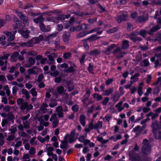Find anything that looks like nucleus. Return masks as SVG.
I'll use <instances>...</instances> for the list:
<instances>
[{
	"instance_id": "1",
	"label": "nucleus",
	"mask_w": 161,
	"mask_h": 161,
	"mask_svg": "<svg viewBox=\"0 0 161 161\" xmlns=\"http://www.w3.org/2000/svg\"><path fill=\"white\" fill-rule=\"evenodd\" d=\"M130 160L131 161H150V158L144 156L141 158L138 153L133 150H130L129 153Z\"/></svg>"
},
{
	"instance_id": "2",
	"label": "nucleus",
	"mask_w": 161,
	"mask_h": 161,
	"mask_svg": "<svg viewBox=\"0 0 161 161\" xmlns=\"http://www.w3.org/2000/svg\"><path fill=\"white\" fill-rule=\"evenodd\" d=\"M128 15L127 13L123 12L121 14L118 15L116 17V20L118 23H120L122 21H126Z\"/></svg>"
},
{
	"instance_id": "3",
	"label": "nucleus",
	"mask_w": 161,
	"mask_h": 161,
	"mask_svg": "<svg viewBox=\"0 0 161 161\" xmlns=\"http://www.w3.org/2000/svg\"><path fill=\"white\" fill-rule=\"evenodd\" d=\"M153 133L156 139H161V131L157 128H153Z\"/></svg>"
},
{
	"instance_id": "4",
	"label": "nucleus",
	"mask_w": 161,
	"mask_h": 161,
	"mask_svg": "<svg viewBox=\"0 0 161 161\" xmlns=\"http://www.w3.org/2000/svg\"><path fill=\"white\" fill-rule=\"evenodd\" d=\"M18 32L20 33L25 39H27L29 36L30 31L28 30H19Z\"/></svg>"
},
{
	"instance_id": "5",
	"label": "nucleus",
	"mask_w": 161,
	"mask_h": 161,
	"mask_svg": "<svg viewBox=\"0 0 161 161\" xmlns=\"http://www.w3.org/2000/svg\"><path fill=\"white\" fill-rule=\"evenodd\" d=\"M129 41L126 40H124L122 41L121 48L123 50L128 49L130 47Z\"/></svg>"
},
{
	"instance_id": "6",
	"label": "nucleus",
	"mask_w": 161,
	"mask_h": 161,
	"mask_svg": "<svg viewBox=\"0 0 161 161\" xmlns=\"http://www.w3.org/2000/svg\"><path fill=\"white\" fill-rule=\"evenodd\" d=\"M151 146L142 147V153L147 155L151 153Z\"/></svg>"
},
{
	"instance_id": "7",
	"label": "nucleus",
	"mask_w": 161,
	"mask_h": 161,
	"mask_svg": "<svg viewBox=\"0 0 161 161\" xmlns=\"http://www.w3.org/2000/svg\"><path fill=\"white\" fill-rule=\"evenodd\" d=\"M100 37L98 36L97 34H93L87 37L86 40L90 42H93L99 39Z\"/></svg>"
},
{
	"instance_id": "8",
	"label": "nucleus",
	"mask_w": 161,
	"mask_h": 161,
	"mask_svg": "<svg viewBox=\"0 0 161 161\" xmlns=\"http://www.w3.org/2000/svg\"><path fill=\"white\" fill-rule=\"evenodd\" d=\"M29 64H26L25 66L27 68H30L34 65L36 62L35 59L31 57H30L28 59Z\"/></svg>"
},
{
	"instance_id": "9",
	"label": "nucleus",
	"mask_w": 161,
	"mask_h": 161,
	"mask_svg": "<svg viewBox=\"0 0 161 161\" xmlns=\"http://www.w3.org/2000/svg\"><path fill=\"white\" fill-rule=\"evenodd\" d=\"M100 53V51L97 49L91 50L89 53V54L91 56H96L98 55Z\"/></svg>"
},
{
	"instance_id": "10",
	"label": "nucleus",
	"mask_w": 161,
	"mask_h": 161,
	"mask_svg": "<svg viewBox=\"0 0 161 161\" xmlns=\"http://www.w3.org/2000/svg\"><path fill=\"white\" fill-rule=\"evenodd\" d=\"M147 19V18L143 15L139 16L136 19V21L139 23H142L145 22Z\"/></svg>"
},
{
	"instance_id": "11",
	"label": "nucleus",
	"mask_w": 161,
	"mask_h": 161,
	"mask_svg": "<svg viewBox=\"0 0 161 161\" xmlns=\"http://www.w3.org/2000/svg\"><path fill=\"white\" fill-rule=\"evenodd\" d=\"M31 40H30L27 42H22L19 43V45L22 47H32V44L31 43Z\"/></svg>"
},
{
	"instance_id": "12",
	"label": "nucleus",
	"mask_w": 161,
	"mask_h": 161,
	"mask_svg": "<svg viewBox=\"0 0 161 161\" xmlns=\"http://www.w3.org/2000/svg\"><path fill=\"white\" fill-rule=\"evenodd\" d=\"M86 117L83 114L80 115L79 121L81 124L83 126H84L86 125L85 120Z\"/></svg>"
},
{
	"instance_id": "13",
	"label": "nucleus",
	"mask_w": 161,
	"mask_h": 161,
	"mask_svg": "<svg viewBox=\"0 0 161 161\" xmlns=\"http://www.w3.org/2000/svg\"><path fill=\"white\" fill-rule=\"evenodd\" d=\"M76 134V130H75L74 129L73 130L70 132V135L67 134L66 135L64 136V139H69V137H75Z\"/></svg>"
},
{
	"instance_id": "14",
	"label": "nucleus",
	"mask_w": 161,
	"mask_h": 161,
	"mask_svg": "<svg viewBox=\"0 0 161 161\" xmlns=\"http://www.w3.org/2000/svg\"><path fill=\"white\" fill-rule=\"evenodd\" d=\"M68 141L67 139H64V141H61V143L62 144L60 145V148L62 149L68 147Z\"/></svg>"
},
{
	"instance_id": "15",
	"label": "nucleus",
	"mask_w": 161,
	"mask_h": 161,
	"mask_svg": "<svg viewBox=\"0 0 161 161\" xmlns=\"http://www.w3.org/2000/svg\"><path fill=\"white\" fill-rule=\"evenodd\" d=\"M160 27L158 25H156L155 26L153 27L148 32L149 35H152V33L155 32L159 30Z\"/></svg>"
},
{
	"instance_id": "16",
	"label": "nucleus",
	"mask_w": 161,
	"mask_h": 161,
	"mask_svg": "<svg viewBox=\"0 0 161 161\" xmlns=\"http://www.w3.org/2000/svg\"><path fill=\"white\" fill-rule=\"evenodd\" d=\"M39 27L41 30L44 32H47L50 31V30H48L45 28L44 24L42 22H40L39 23Z\"/></svg>"
},
{
	"instance_id": "17",
	"label": "nucleus",
	"mask_w": 161,
	"mask_h": 161,
	"mask_svg": "<svg viewBox=\"0 0 161 161\" xmlns=\"http://www.w3.org/2000/svg\"><path fill=\"white\" fill-rule=\"evenodd\" d=\"M92 96L93 98L96 99L97 101H100L103 98V97L102 95L100 94H99L97 93H94L93 94Z\"/></svg>"
},
{
	"instance_id": "18",
	"label": "nucleus",
	"mask_w": 161,
	"mask_h": 161,
	"mask_svg": "<svg viewBox=\"0 0 161 161\" xmlns=\"http://www.w3.org/2000/svg\"><path fill=\"white\" fill-rule=\"evenodd\" d=\"M30 40H32L31 43L32 44V46H33L34 44H38L40 42V41L38 39L37 37H33Z\"/></svg>"
},
{
	"instance_id": "19",
	"label": "nucleus",
	"mask_w": 161,
	"mask_h": 161,
	"mask_svg": "<svg viewBox=\"0 0 161 161\" xmlns=\"http://www.w3.org/2000/svg\"><path fill=\"white\" fill-rule=\"evenodd\" d=\"M113 92V88H110L108 89L105 90L104 92L105 94L103 95L106 96H108L111 94Z\"/></svg>"
},
{
	"instance_id": "20",
	"label": "nucleus",
	"mask_w": 161,
	"mask_h": 161,
	"mask_svg": "<svg viewBox=\"0 0 161 161\" xmlns=\"http://www.w3.org/2000/svg\"><path fill=\"white\" fill-rule=\"evenodd\" d=\"M64 72L65 73H74L75 72V70L73 67L70 66L68 68L64 69Z\"/></svg>"
},
{
	"instance_id": "21",
	"label": "nucleus",
	"mask_w": 161,
	"mask_h": 161,
	"mask_svg": "<svg viewBox=\"0 0 161 161\" xmlns=\"http://www.w3.org/2000/svg\"><path fill=\"white\" fill-rule=\"evenodd\" d=\"M69 35H67V34H64L63 35V39L64 42L65 43H68L69 42Z\"/></svg>"
},
{
	"instance_id": "22",
	"label": "nucleus",
	"mask_w": 161,
	"mask_h": 161,
	"mask_svg": "<svg viewBox=\"0 0 161 161\" xmlns=\"http://www.w3.org/2000/svg\"><path fill=\"white\" fill-rule=\"evenodd\" d=\"M87 70L90 73L92 74H94L93 66L92 64L91 63H90L89 64L88 66L87 67Z\"/></svg>"
},
{
	"instance_id": "23",
	"label": "nucleus",
	"mask_w": 161,
	"mask_h": 161,
	"mask_svg": "<svg viewBox=\"0 0 161 161\" xmlns=\"http://www.w3.org/2000/svg\"><path fill=\"white\" fill-rule=\"evenodd\" d=\"M44 20V18L42 16H39L36 18L33 19V21L36 23L40 22H42Z\"/></svg>"
},
{
	"instance_id": "24",
	"label": "nucleus",
	"mask_w": 161,
	"mask_h": 161,
	"mask_svg": "<svg viewBox=\"0 0 161 161\" xmlns=\"http://www.w3.org/2000/svg\"><path fill=\"white\" fill-rule=\"evenodd\" d=\"M14 21L15 23L19 27H20L22 25V22L16 17L14 18Z\"/></svg>"
},
{
	"instance_id": "25",
	"label": "nucleus",
	"mask_w": 161,
	"mask_h": 161,
	"mask_svg": "<svg viewBox=\"0 0 161 161\" xmlns=\"http://www.w3.org/2000/svg\"><path fill=\"white\" fill-rule=\"evenodd\" d=\"M20 19L23 21V24L26 25L28 23V19L27 17L24 14L20 18Z\"/></svg>"
},
{
	"instance_id": "26",
	"label": "nucleus",
	"mask_w": 161,
	"mask_h": 161,
	"mask_svg": "<svg viewBox=\"0 0 161 161\" xmlns=\"http://www.w3.org/2000/svg\"><path fill=\"white\" fill-rule=\"evenodd\" d=\"M56 89L57 90V92L59 94H63L64 91V87L62 86L57 87Z\"/></svg>"
},
{
	"instance_id": "27",
	"label": "nucleus",
	"mask_w": 161,
	"mask_h": 161,
	"mask_svg": "<svg viewBox=\"0 0 161 161\" xmlns=\"http://www.w3.org/2000/svg\"><path fill=\"white\" fill-rule=\"evenodd\" d=\"M118 29V27H114L112 28L109 29L107 31V32L108 34H111L114 33L117 31Z\"/></svg>"
},
{
	"instance_id": "28",
	"label": "nucleus",
	"mask_w": 161,
	"mask_h": 161,
	"mask_svg": "<svg viewBox=\"0 0 161 161\" xmlns=\"http://www.w3.org/2000/svg\"><path fill=\"white\" fill-rule=\"evenodd\" d=\"M88 35L87 32L86 31H83L79 33L77 35V38H80L84 37Z\"/></svg>"
},
{
	"instance_id": "29",
	"label": "nucleus",
	"mask_w": 161,
	"mask_h": 161,
	"mask_svg": "<svg viewBox=\"0 0 161 161\" xmlns=\"http://www.w3.org/2000/svg\"><path fill=\"white\" fill-rule=\"evenodd\" d=\"M140 76V74L139 73H137L136 74H135L134 75L131 76V77H130V79L131 80H133L135 79L134 81V82H136L138 80V78L137 77H139Z\"/></svg>"
},
{
	"instance_id": "30",
	"label": "nucleus",
	"mask_w": 161,
	"mask_h": 161,
	"mask_svg": "<svg viewBox=\"0 0 161 161\" xmlns=\"http://www.w3.org/2000/svg\"><path fill=\"white\" fill-rule=\"evenodd\" d=\"M31 8H33V5L31 3H27L26 5H24L23 7L22 8L25 9H26Z\"/></svg>"
},
{
	"instance_id": "31",
	"label": "nucleus",
	"mask_w": 161,
	"mask_h": 161,
	"mask_svg": "<svg viewBox=\"0 0 161 161\" xmlns=\"http://www.w3.org/2000/svg\"><path fill=\"white\" fill-rule=\"evenodd\" d=\"M55 19L56 20L58 21L64 20L65 19L64 15L63 14H60L55 17Z\"/></svg>"
},
{
	"instance_id": "32",
	"label": "nucleus",
	"mask_w": 161,
	"mask_h": 161,
	"mask_svg": "<svg viewBox=\"0 0 161 161\" xmlns=\"http://www.w3.org/2000/svg\"><path fill=\"white\" fill-rule=\"evenodd\" d=\"M7 116L8 119L9 121H14V117L11 112H9Z\"/></svg>"
},
{
	"instance_id": "33",
	"label": "nucleus",
	"mask_w": 161,
	"mask_h": 161,
	"mask_svg": "<svg viewBox=\"0 0 161 161\" xmlns=\"http://www.w3.org/2000/svg\"><path fill=\"white\" fill-rule=\"evenodd\" d=\"M94 107L95 105H92L88 108L87 112V115H88L89 114H91L93 112L94 110Z\"/></svg>"
},
{
	"instance_id": "34",
	"label": "nucleus",
	"mask_w": 161,
	"mask_h": 161,
	"mask_svg": "<svg viewBox=\"0 0 161 161\" xmlns=\"http://www.w3.org/2000/svg\"><path fill=\"white\" fill-rule=\"evenodd\" d=\"M152 4L161 6V0H153L151 1Z\"/></svg>"
},
{
	"instance_id": "35",
	"label": "nucleus",
	"mask_w": 161,
	"mask_h": 161,
	"mask_svg": "<svg viewBox=\"0 0 161 161\" xmlns=\"http://www.w3.org/2000/svg\"><path fill=\"white\" fill-rule=\"evenodd\" d=\"M71 57V54L70 52H67L64 53L63 57L65 59H68Z\"/></svg>"
},
{
	"instance_id": "36",
	"label": "nucleus",
	"mask_w": 161,
	"mask_h": 161,
	"mask_svg": "<svg viewBox=\"0 0 161 161\" xmlns=\"http://www.w3.org/2000/svg\"><path fill=\"white\" fill-rule=\"evenodd\" d=\"M127 31H130L132 30L133 29V27L132 24L129 22H128L127 23Z\"/></svg>"
},
{
	"instance_id": "37",
	"label": "nucleus",
	"mask_w": 161,
	"mask_h": 161,
	"mask_svg": "<svg viewBox=\"0 0 161 161\" xmlns=\"http://www.w3.org/2000/svg\"><path fill=\"white\" fill-rule=\"evenodd\" d=\"M71 109L74 112H76L78 111L79 108L77 104H75L72 107Z\"/></svg>"
},
{
	"instance_id": "38",
	"label": "nucleus",
	"mask_w": 161,
	"mask_h": 161,
	"mask_svg": "<svg viewBox=\"0 0 161 161\" xmlns=\"http://www.w3.org/2000/svg\"><path fill=\"white\" fill-rule=\"evenodd\" d=\"M31 95L33 97H36L37 95V92L36 91V89L34 88H32L30 91Z\"/></svg>"
},
{
	"instance_id": "39",
	"label": "nucleus",
	"mask_w": 161,
	"mask_h": 161,
	"mask_svg": "<svg viewBox=\"0 0 161 161\" xmlns=\"http://www.w3.org/2000/svg\"><path fill=\"white\" fill-rule=\"evenodd\" d=\"M28 105V103L26 102H25L23 103L21 105L20 107V109L22 110H25L26 108H27V107Z\"/></svg>"
},
{
	"instance_id": "40",
	"label": "nucleus",
	"mask_w": 161,
	"mask_h": 161,
	"mask_svg": "<svg viewBox=\"0 0 161 161\" xmlns=\"http://www.w3.org/2000/svg\"><path fill=\"white\" fill-rule=\"evenodd\" d=\"M58 124V120L56 119L52 122L53 127V128H56Z\"/></svg>"
},
{
	"instance_id": "41",
	"label": "nucleus",
	"mask_w": 161,
	"mask_h": 161,
	"mask_svg": "<svg viewBox=\"0 0 161 161\" xmlns=\"http://www.w3.org/2000/svg\"><path fill=\"white\" fill-rule=\"evenodd\" d=\"M142 144H143V146L142 147L150 146L149 145L148 140L146 139L143 140Z\"/></svg>"
},
{
	"instance_id": "42",
	"label": "nucleus",
	"mask_w": 161,
	"mask_h": 161,
	"mask_svg": "<svg viewBox=\"0 0 161 161\" xmlns=\"http://www.w3.org/2000/svg\"><path fill=\"white\" fill-rule=\"evenodd\" d=\"M44 78V76L43 74H41L39 75L38 78L37 79V81L38 82H41L43 79Z\"/></svg>"
},
{
	"instance_id": "43",
	"label": "nucleus",
	"mask_w": 161,
	"mask_h": 161,
	"mask_svg": "<svg viewBox=\"0 0 161 161\" xmlns=\"http://www.w3.org/2000/svg\"><path fill=\"white\" fill-rule=\"evenodd\" d=\"M19 54L18 52L15 51L14 52L11 56V58H15L19 56Z\"/></svg>"
},
{
	"instance_id": "44",
	"label": "nucleus",
	"mask_w": 161,
	"mask_h": 161,
	"mask_svg": "<svg viewBox=\"0 0 161 161\" xmlns=\"http://www.w3.org/2000/svg\"><path fill=\"white\" fill-rule=\"evenodd\" d=\"M109 100V98L108 97H105L103 101L102 102V103L103 105H106Z\"/></svg>"
},
{
	"instance_id": "45",
	"label": "nucleus",
	"mask_w": 161,
	"mask_h": 161,
	"mask_svg": "<svg viewBox=\"0 0 161 161\" xmlns=\"http://www.w3.org/2000/svg\"><path fill=\"white\" fill-rule=\"evenodd\" d=\"M50 75L54 77H57L59 74V72L58 71H56L53 72H50Z\"/></svg>"
},
{
	"instance_id": "46",
	"label": "nucleus",
	"mask_w": 161,
	"mask_h": 161,
	"mask_svg": "<svg viewBox=\"0 0 161 161\" xmlns=\"http://www.w3.org/2000/svg\"><path fill=\"white\" fill-rule=\"evenodd\" d=\"M10 54L9 53L4 54V55L1 57L0 58L1 60H7Z\"/></svg>"
},
{
	"instance_id": "47",
	"label": "nucleus",
	"mask_w": 161,
	"mask_h": 161,
	"mask_svg": "<svg viewBox=\"0 0 161 161\" xmlns=\"http://www.w3.org/2000/svg\"><path fill=\"white\" fill-rule=\"evenodd\" d=\"M86 57V55L85 54H83L82 55L81 58L80 59V63L82 64L84 62V60Z\"/></svg>"
},
{
	"instance_id": "48",
	"label": "nucleus",
	"mask_w": 161,
	"mask_h": 161,
	"mask_svg": "<svg viewBox=\"0 0 161 161\" xmlns=\"http://www.w3.org/2000/svg\"><path fill=\"white\" fill-rule=\"evenodd\" d=\"M28 73L30 75L31 74H36V72L34 70L32 69L31 68L27 70Z\"/></svg>"
},
{
	"instance_id": "49",
	"label": "nucleus",
	"mask_w": 161,
	"mask_h": 161,
	"mask_svg": "<svg viewBox=\"0 0 161 161\" xmlns=\"http://www.w3.org/2000/svg\"><path fill=\"white\" fill-rule=\"evenodd\" d=\"M116 45L115 44H112L110 45L107 49L110 51H111L115 47H116Z\"/></svg>"
},
{
	"instance_id": "50",
	"label": "nucleus",
	"mask_w": 161,
	"mask_h": 161,
	"mask_svg": "<svg viewBox=\"0 0 161 161\" xmlns=\"http://www.w3.org/2000/svg\"><path fill=\"white\" fill-rule=\"evenodd\" d=\"M14 135H12L8 136L6 139L9 141H13L14 139Z\"/></svg>"
},
{
	"instance_id": "51",
	"label": "nucleus",
	"mask_w": 161,
	"mask_h": 161,
	"mask_svg": "<svg viewBox=\"0 0 161 161\" xmlns=\"http://www.w3.org/2000/svg\"><path fill=\"white\" fill-rule=\"evenodd\" d=\"M121 52V50L120 48L119 47H118L113 51L112 53L113 54H115L119 52Z\"/></svg>"
},
{
	"instance_id": "52",
	"label": "nucleus",
	"mask_w": 161,
	"mask_h": 161,
	"mask_svg": "<svg viewBox=\"0 0 161 161\" xmlns=\"http://www.w3.org/2000/svg\"><path fill=\"white\" fill-rule=\"evenodd\" d=\"M62 79L60 77H57L55 78L54 81L56 83H60L62 81Z\"/></svg>"
},
{
	"instance_id": "53",
	"label": "nucleus",
	"mask_w": 161,
	"mask_h": 161,
	"mask_svg": "<svg viewBox=\"0 0 161 161\" xmlns=\"http://www.w3.org/2000/svg\"><path fill=\"white\" fill-rule=\"evenodd\" d=\"M97 6L101 10V12H104L106 11L105 8L103 7L101 4L98 3L97 4Z\"/></svg>"
},
{
	"instance_id": "54",
	"label": "nucleus",
	"mask_w": 161,
	"mask_h": 161,
	"mask_svg": "<svg viewBox=\"0 0 161 161\" xmlns=\"http://www.w3.org/2000/svg\"><path fill=\"white\" fill-rule=\"evenodd\" d=\"M113 81V78H110L108 79L105 81V84L106 85H108L111 84Z\"/></svg>"
},
{
	"instance_id": "55",
	"label": "nucleus",
	"mask_w": 161,
	"mask_h": 161,
	"mask_svg": "<svg viewBox=\"0 0 161 161\" xmlns=\"http://www.w3.org/2000/svg\"><path fill=\"white\" fill-rule=\"evenodd\" d=\"M139 32L138 31H134L130 33V36H134L139 35Z\"/></svg>"
},
{
	"instance_id": "56",
	"label": "nucleus",
	"mask_w": 161,
	"mask_h": 161,
	"mask_svg": "<svg viewBox=\"0 0 161 161\" xmlns=\"http://www.w3.org/2000/svg\"><path fill=\"white\" fill-rule=\"evenodd\" d=\"M22 143V142L20 141L17 142L14 146V148H18L21 145Z\"/></svg>"
},
{
	"instance_id": "57",
	"label": "nucleus",
	"mask_w": 161,
	"mask_h": 161,
	"mask_svg": "<svg viewBox=\"0 0 161 161\" xmlns=\"http://www.w3.org/2000/svg\"><path fill=\"white\" fill-rule=\"evenodd\" d=\"M159 92L160 89L158 87H156L154 89L153 93L154 94H158L159 93Z\"/></svg>"
},
{
	"instance_id": "58",
	"label": "nucleus",
	"mask_w": 161,
	"mask_h": 161,
	"mask_svg": "<svg viewBox=\"0 0 161 161\" xmlns=\"http://www.w3.org/2000/svg\"><path fill=\"white\" fill-rule=\"evenodd\" d=\"M130 93L131 94H133L136 92L137 91V89L135 86H133L130 89Z\"/></svg>"
},
{
	"instance_id": "59",
	"label": "nucleus",
	"mask_w": 161,
	"mask_h": 161,
	"mask_svg": "<svg viewBox=\"0 0 161 161\" xmlns=\"http://www.w3.org/2000/svg\"><path fill=\"white\" fill-rule=\"evenodd\" d=\"M15 35L12 34L8 37V41L10 42L14 40L15 38Z\"/></svg>"
},
{
	"instance_id": "60",
	"label": "nucleus",
	"mask_w": 161,
	"mask_h": 161,
	"mask_svg": "<svg viewBox=\"0 0 161 161\" xmlns=\"http://www.w3.org/2000/svg\"><path fill=\"white\" fill-rule=\"evenodd\" d=\"M36 150L33 147H31L29 151V153L30 154L32 155L36 153Z\"/></svg>"
},
{
	"instance_id": "61",
	"label": "nucleus",
	"mask_w": 161,
	"mask_h": 161,
	"mask_svg": "<svg viewBox=\"0 0 161 161\" xmlns=\"http://www.w3.org/2000/svg\"><path fill=\"white\" fill-rule=\"evenodd\" d=\"M137 13L136 12L132 13L131 14V17L133 19H134L137 16Z\"/></svg>"
},
{
	"instance_id": "62",
	"label": "nucleus",
	"mask_w": 161,
	"mask_h": 161,
	"mask_svg": "<svg viewBox=\"0 0 161 161\" xmlns=\"http://www.w3.org/2000/svg\"><path fill=\"white\" fill-rule=\"evenodd\" d=\"M145 67H147L149 65V63L147 59H145L143 61Z\"/></svg>"
},
{
	"instance_id": "63",
	"label": "nucleus",
	"mask_w": 161,
	"mask_h": 161,
	"mask_svg": "<svg viewBox=\"0 0 161 161\" xmlns=\"http://www.w3.org/2000/svg\"><path fill=\"white\" fill-rule=\"evenodd\" d=\"M18 88L16 86H14L12 88V93L14 94H16L17 91L18 89Z\"/></svg>"
},
{
	"instance_id": "64",
	"label": "nucleus",
	"mask_w": 161,
	"mask_h": 161,
	"mask_svg": "<svg viewBox=\"0 0 161 161\" xmlns=\"http://www.w3.org/2000/svg\"><path fill=\"white\" fill-rule=\"evenodd\" d=\"M89 151L88 147H85L82 149V152L84 154H86Z\"/></svg>"
}]
</instances>
